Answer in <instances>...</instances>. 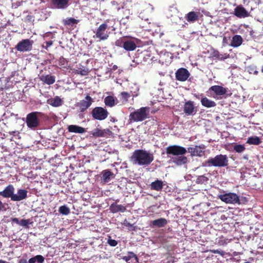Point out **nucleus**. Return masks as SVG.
<instances>
[{"instance_id": "nucleus-31", "label": "nucleus", "mask_w": 263, "mask_h": 263, "mask_svg": "<svg viewBox=\"0 0 263 263\" xmlns=\"http://www.w3.org/2000/svg\"><path fill=\"white\" fill-rule=\"evenodd\" d=\"M227 92V89L218 85H215V95L223 96Z\"/></svg>"}, {"instance_id": "nucleus-51", "label": "nucleus", "mask_w": 263, "mask_h": 263, "mask_svg": "<svg viewBox=\"0 0 263 263\" xmlns=\"http://www.w3.org/2000/svg\"><path fill=\"white\" fill-rule=\"evenodd\" d=\"M45 43H46V46H47L46 49H47L48 47H50L52 44V41H47V42H46Z\"/></svg>"}, {"instance_id": "nucleus-11", "label": "nucleus", "mask_w": 263, "mask_h": 263, "mask_svg": "<svg viewBox=\"0 0 263 263\" xmlns=\"http://www.w3.org/2000/svg\"><path fill=\"white\" fill-rule=\"evenodd\" d=\"M15 192V188L12 184L7 185L3 191H0V196L5 198H11L13 200V196Z\"/></svg>"}, {"instance_id": "nucleus-20", "label": "nucleus", "mask_w": 263, "mask_h": 263, "mask_svg": "<svg viewBox=\"0 0 263 263\" xmlns=\"http://www.w3.org/2000/svg\"><path fill=\"white\" fill-rule=\"evenodd\" d=\"M195 107L193 102L192 101H188L185 103L183 107V111L187 115H191L193 114L194 111Z\"/></svg>"}, {"instance_id": "nucleus-7", "label": "nucleus", "mask_w": 263, "mask_h": 263, "mask_svg": "<svg viewBox=\"0 0 263 263\" xmlns=\"http://www.w3.org/2000/svg\"><path fill=\"white\" fill-rule=\"evenodd\" d=\"M107 109L102 107H96L91 111V115L94 119L98 120H104L108 116Z\"/></svg>"}, {"instance_id": "nucleus-54", "label": "nucleus", "mask_w": 263, "mask_h": 263, "mask_svg": "<svg viewBox=\"0 0 263 263\" xmlns=\"http://www.w3.org/2000/svg\"><path fill=\"white\" fill-rule=\"evenodd\" d=\"M18 263H28V262L26 259H21L20 260Z\"/></svg>"}, {"instance_id": "nucleus-12", "label": "nucleus", "mask_w": 263, "mask_h": 263, "mask_svg": "<svg viewBox=\"0 0 263 263\" xmlns=\"http://www.w3.org/2000/svg\"><path fill=\"white\" fill-rule=\"evenodd\" d=\"M190 76V73L189 71L184 68L178 69L175 73L176 79L182 82L187 80Z\"/></svg>"}, {"instance_id": "nucleus-22", "label": "nucleus", "mask_w": 263, "mask_h": 263, "mask_svg": "<svg viewBox=\"0 0 263 263\" xmlns=\"http://www.w3.org/2000/svg\"><path fill=\"white\" fill-rule=\"evenodd\" d=\"M40 79L41 81L48 85L53 84L55 81V77L50 74L42 75Z\"/></svg>"}, {"instance_id": "nucleus-47", "label": "nucleus", "mask_w": 263, "mask_h": 263, "mask_svg": "<svg viewBox=\"0 0 263 263\" xmlns=\"http://www.w3.org/2000/svg\"><path fill=\"white\" fill-rule=\"evenodd\" d=\"M34 21V17L31 15H27L25 18L24 21L26 22H31Z\"/></svg>"}, {"instance_id": "nucleus-56", "label": "nucleus", "mask_w": 263, "mask_h": 263, "mask_svg": "<svg viewBox=\"0 0 263 263\" xmlns=\"http://www.w3.org/2000/svg\"><path fill=\"white\" fill-rule=\"evenodd\" d=\"M111 30L113 31H115L116 29V28L115 27H114L113 26H112L111 27Z\"/></svg>"}, {"instance_id": "nucleus-58", "label": "nucleus", "mask_w": 263, "mask_h": 263, "mask_svg": "<svg viewBox=\"0 0 263 263\" xmlns=\"http://www.w3.org/2000/svg\"><path fill=\"white\" fill-rule=\"evenodd\" d=\"M214 252H215V253H220V252L218 250H215Z\"/></svg>"}, {"instance_id": "nucleus-40", "label": "nucleus", "mask_w": 263, "mask_h": 263, "mask_svg": "<svg viewBox=\"0 0 263 263\" xmlns=\"http://www.w3.org/2000/svg\"><path fill=\"white\" fill-rule=\"evenodd\" d=\"M208 180V177H206L204 175L199 176L197 178L196 183L201 184L204 183L205 182H206Z\"/></svg>"}, {"instance_id": "nucleus-14", "label": "nucleus", "mask_w": 263, "mask_h": 263, "mask_svg": "<svg viewBox=\"0 0 263 263\" xmlns=\"http://www.w3.org/2000/svg\"><path fill=\"white\" fill-rule=\"evenodd\" d=\"M70 0H51L53 7L59 9H65L69 5Z\"/></svg>"}, {"instance_id": "nucleus-27", "label": "nucleus", "mask_w": 263, "mask_h": 263, "mask_svg": "<svg viewBox=\"0 0 263 263\" xmlns=\"http://www.w3.org/2000/svg\"><path fill=\"white\" fill-rule=\"evenodd\" d=\"M185 18L189 22H194L199 19V13L194 11H191L188 13Z\"/></svg>"}, {"instance_id": "nucleus-4", "label": "nucleus", "mask_w": 263, "mask_h": 263, "mask_svg": "<svg viewBox=\"0 0 263 263\" xmlns=\"http://www.w3.org/2000/svg\"><path fill=\"white\" fill-rule=\"evenodd\" d=\"M45 115L39 111H33L27 115L26 123L28 128L35 129L40 125V118H42Z\"/></svg>"}, {"instance_id": "nucleus-32", "label": "nucleus", "mask_w": 263, "mask_h": 263, "mask_svg": "<svg viewBox=\"0 0 263 263\" xmlns=\"http://www.w3.org/2000/svg\"><path fill=\"white\" fill-rule=\"evenodd\" d=\"M78 23L79 21L73 17H68L63 20V24L66 26L76 25Z\"/></svg>"}, {"instance_id": "nucleus-39", "label": "nucleus", "mask_w": 263, "mask_h": 263, "mask_svg": "<svg viewBox=\"0 0 263 263\" xmlns=\"http://www.w3.org/2000/svg\"><path fill=\"white\" fill-rule=\"evenodd\" d=\"M68 60L63 57H61L59 60V65L63 68H66L68 66Z\"/></svg>"}, {"instance_id": "nucleus-59", "label": "nucleus", "mask_w": 263, "mask_h": 263, "mask_svg": "<svg viewBox=\"0 0 263 263\" xmlns=\"http://www.w3.org/2000/svg\"><path fill=\"white\" fill-rule=\"evenodd\" d=\"M243 158H244L245 159H246V160H247V159H248V157H247V156H243Z\"/></svg>"}, {"instance_id": "nucleus-33", "label": "nucleus", "mask_w": 263, "mask_h": 263, "mask_svg": "<svg viewBox=\"0 0 263 263\" xmlns=\"http://www.w3.org/2000/svg\"><path fill=\"white\" fill-rule=\"evenodd\" d=\"M74 72L76 74H80L82 76H87L89 72V70L86 68H78L74 69Z\"/></svg>"}, {"instance_id": "nucleus-16", "label": "nucleus", "mask_w": 263, "mask_h": 263, "mask_svg": "<svg viewBox=\"0 0 263 263\" xmlns=\"http://www.w3.org/2000/svg\"><path fill=\"white\" fill-rule=\"evenodd\" d=\"M28 191L24 189H19L17 194H14L13 201H19L26 199L27 197Z\"/></svg>"}, {"instance_id": "nucleus-29", "label": "nucleus", "mask_w": 263, "mask_h": 263, "mask_svg": "<svg viewBox=\"0 0 263 263\" xmlns=\"http://www.w3.org/2000/svg\"><path fill=\"white\" fill-rule=\"evenodd\" d=\"M261 139L257 136L249 137L247 139V143L250 145H259L261 143Z\"/></svg>"}, {"instance_id": "nucleus-44", "label": "nucleus", "mask_w": 263, "mask_h": 263, "mask_svg": "<svg viewBox=\"0 0 263 263\" xmlns=\"http://www.w3.org/2000/svg\"><path fill=\"white\" fill-rule=\"evenodd\" d=\"M32 222H30V219H22L20 221L19 225L29 228V224H31Z\"/></svg>"}, {"instance_id": "nucleus-41", "label": "nucleus", "mask_w": 263, "mask_h": 263, "mask_svg": "<svg viewBox=\"0 0 263 263\" xmlns=\"http://www.w3.org/2000/svg\"><path fill=\"white\" fill-rule=\"evenodd\" d=\"M234 149L237 153H242L245 150V147L243 145L237 144L234 146Z\"/></svg>"}, {"instance_id": "nucleus-1", "label": "nucleus", "mask_w": 263, "mask_h": 263, "mask_svg": "<svg viewBox=\"0 0 263 263\" xmlns=\"http://www.w3.org/2000/svg\"><path fill=\"white\" fill-rule=\"evenodd\" d=\"M186 152L185 148L177 145L168 146L166 148V153L167 155L176 156L172 157L171 161L177 165H184L187 162V158L183 156Z\"/></svg>"}, {"instance_id": "nucleus-36", "label": "nucleus", "mask_w": 263, "mask_h": 263, "mask_svg": "<svg viewBox=\"0 0 263 263\" xmlns=\"http://www.w3.org/2000/svg\"><path fill=\"white\" fill-rule=\"evenodd\" d=\"M229 55L227 53H220L218 51L215 50V59L223 60L229 57Z\"/></svg>"}, {"instance_id": "nucleus-3", "label": "nucleus", "mask_w": 263, "mask_h": 263, "mask_svg": "<svg viewBox=\"0 0 263 263\" xmlns=\"http://www.w3.org/2000/svg\"><path fill=\"white\" fill-rule=\"evenodd\" d=\"M149 108L142 107L136 110L130 112L129 115V123L141 122L148 118Z\"/></svg>"}, {"instance_id": "nucleus-52", "label": "nucleus", "mask_w": 263, "mask_h": 263, "mask_svg": "<svg viewBox=\"0 0 263 263\" xmlns=\"http://www.w3.org/2000/svg\"><path fill=\"white\" fill-rule=\"evenodd\" d=\"M16 133H19L17 131L14 130V131H10L9 132V134L10 135H14Z\"/></svg>"}, {"instance_id": "nucleus-28", "label": "nucleus", "mask_w": 263, "mask_h": 263, "mask_svg": "<svg viewBox=\"0 0 263 263\" xmlns=\"http://www.w3.org/2000/svg\"><path fill=\"white\" fill-rule=\"evenodd\" d=\"M163 188V182L161 180H157L151 183V189L157 191H161Z\"/></svg>"}, {"instance_id": "nucleus-26", "label": "nucleus", "mask_w": 263, "mask_h": 263, "mask_svg": "<svg viewBox=\"0 0 263 263\" xmlns=\"http://www.w3.org/2000/svg\"><path fill=\"white\" fill-rule=\"evenodd\" d=\"M167 223V221L164 218H160L151 221L152 225L158 228L164 227Z\"/></svg>"}, {"instance_id": "nucleus-49", "label": "nucleus", "mask_w": 263, "mask_h": 263, "mask_svg": "<svg viewBox=\"0 0 263 263\" xmlns=\"http://www.w3.org/2000/svg\"><path fill=\"white\" fill-rule=\"evenodd\" d=\"M11 221L12 222H14L17 224H19V223H20V220H18V219L17 218H15V217L12 218Z\"/></svg>"}, {"instance_id": "nucleus-38", "label": "nucleus", "mask_w": 263, "mask_h": 263, "mask_svg": "<svg viewBox=\"0 0 263 263\" xmlns=\"http://www.w3.org/2000/svg\"><path fill=\"white\" fill-rule=\"evenodd\" d=\"M59 212L64 215H67L70 213V209L66 205H62L59 208Z\"/></svg>"}, {"instance_id": "nucleus-25", "label": "nucleus", "mask_w": 263, "mask_h": 263, "mask_svg": "<svg viewBox=\"0 0 263 263\" xmlns=\"http://www.w3.org/2000/svg\"><path fill=\"white\" fill-rule=\"evenodd\" d=\"M68 132L70 133L82 134L85 132V129L76 125H70L68 127Z\"/></svg>"}, {"instance_id": "nucleus-37", "label": "nucleus", "mask_w": 263, "mask_h": 263, "mask_svg": "<svg viewBox=\"0 0 263 263\" xmlns=\"http://www.w3.org/2000/svg\"><path fill=\"white\" fill-rule=\"evenodd\" d=\"M134 258L138 261V258L137 255L133 252H128L127 255L123 257V259L126 261H129L131 258Z\"/></svg>"}, {"instance_id": "nucleus-13", "label": "nucleus", "mask_w": 263, "mask_h": 263, "mask_svg": "<svg viewBox=\"0 0 263 263\" xmlns=\"http://www.w3.org/2000/svg\"><path fill=\"white\" fill-rule=\"evenodd\" d=\"M112 134V132L109 129L102 130L98 128L94 129L90 133V134L95 137H104L108 135L110 136Z\"/></svg>"}, {"instance_id": "nucleus-15", "label": "nucleus", "mask_w": 263, "mask_h": 263, "mask_svg": "<svg viewBox=\"0 0 263 263\" xmlns=\"http://www.w3.org/2000/svg\"><path fill=\"white\" fill-rule=\"evenodd\" d=\"M228 160L226 155H219L215 157V166L223 167L228 165Z\"/></svg>"}, {"instance_id": "nucleus-8", "label": "nucleus", "mask_w": 263, "mask_h": 263, "mask_svg": "<svg viewBox=\"0 0 263 263\" xmlns=\"http://www.w3.org/2000/svg\"><path fill=\"white\" fill-rule=\"evenodd\" d=\"M219 198L227 203L240 204L239 196L233 193H229L219 196Z\"/></svg>"}, {"instance_id": "nucleus-23", "label": "nucleus", "mask_w": 263, "mask_h": 263, "mask_svg": "<svg viewBox=\"0 0 263 263\" xmlns=\"http://www.w3.org/2000/svg\"><path fill=\"white\" fill-rule=\"evenodd\" d=\"M104 102L106 106L110 107L114 106L118 103L116 98L112 96L106 97Z\"/></svg>"}, {"instance_id": "nucleus-46", "label": "nucleus", "mask_w": 263, "mask_h": 263, "mask_svg": "<svg viewBox=\"0 0 263 263\" xmlns=\"http://www.w3.org/2000/svg\"><path fill=\"white\" fill-rule=\"evenodd\" d=\"M36 261L38 263H43L45 260V258L41 255H37L35 256Z\"/></svg>"}, {"instance_id": "nucleus-19", "label": "nucleus", "mask_w": 263, "mask_h": 263, "mask_svg": "<svg viewBox=\"0 0 263 263\" xmlns=\"http://www.w3.org/2000/svg\"><path fill=\"white\" fill-rule=\"evenodd\" d=\"M123 48L128 51H133L136 49L137 45L134 41L130 39H125L123 43Z\"/></svg>"}, {"instance_id": "nucleus-10", "label": "nucleus", "mask_w": 263, "mask_h": 263, "mask_svg": "<svg viewBox=\"0 0 263 263\" xmlns=\"http://www.w3.org/2000/svg\"><path fill=\"white\" fill-rule=\"evenodd\" d=\"M205 146L203 144L196 145L195 147H190L188 151L192 156L201 157L204 154Z\"/></svg>"}, {"instance_id": "nucleus-50", "label": "nucleus", "mask_w": 263, "mask_h": 263, "mask_svg": "<svg viewBox=\"0 0 263 263\" xmlns=\"http://www.w3.org/2000/svg\"><path fill=\"white\" fill-rule=\"evenodd\" d=\"M36 261L35 257H32L30 258L28 260V263H35Z\"/></svg>"}, {"instance_id": "nucleus-60", "label": "nucleus", "mask_w": 263, "mask_h": 263, "mask_svg": "<svg viewBox=\"0 0 263 263\" xmlns=\"http://www.w3.org/2000/svg\"><path fill=\"white\" fill-rule=\"evenodd\" d=\"M262 108L263 109V103L262 104Z\"/></svg>"}, {"instance_id": "nucleus-53", "label": "nucleus", "mask_w": 263, "mask_h": 263, "mask_svg": "<svg viewBox=\"0 0 263 263\" xmlns=\"http://www.w3.org/2000/svg\"><path fill=\"white\" fill-rule=\"evenodd\" d=\"M4 208V205L2 202L0 200V211Z\"/></svg>"}, {"instance_id": "nucleus-9", "label": "nucleus", "mask_w": 263, "mask_h": 263, "mask_svg": "<svg viewBox=\"0 0 263 263\" xmlns=\"http://www.w3.org/2000/svg\"><path fill=\"white\" fill-rule=\"evenodd\" d=\"M93 102L92 98L87 95L85 100H81L77 104V106L79 107L81 112H84L91 106Z\"/></svg>"}, {"instance_id": "nucleus-21", "label": "nucleus", "mask_w": 263, "mask_h": 263, "mask_svg": "<svg viewBox=\"0 0 263 263\" xmlns=\"http://www.w3.org/2000/svg\"><path fill=\"white\" fill-rule=\"evenodd\" d=\"M47 103L53 107H57L62 105L63 101L59 97L56 96L53 98L48 99Z\"/></svg>"}, {"instance_id": "nucleus-34", "label": "nucleus", "mask_w": 263, "mask_h": 263, "mask_svg": "<svg viewBox=\"0 0 263 263\" xmlns=\"http://www.w3.org/2000/svg\"><path fill=\"white\" fill-rule=\"evenodd\" d=\"M130 97V95L127 92L123 91L120 93V100L123 104L127 103Z\"/></svg>"}, {"instance_id": "nucleus-43", "label": "nucleus", "mask_w": 263, "mask_h": 263, "mask_svg": "<svg viewBox=\"0 0 263 263\" xmlns=\"http://www.w3.org/2000/svg\"><path fill=\"white\" fill-rule=\"evenodd\" d=\"M125 37H121L115 42L116 46L123 48V43L125 41Z\"/></svg>"}, {"instance_id": "nucleus-42", "label": "nucleus", "mask_w": 263, "mask_h": 263, "mask_svg": "<svg viewBox=\"0 0 263 263\" xmlns=\"http://www.w3.org/2000/svg\"><path fill=\"white\" fill-rule=\"evenodd\" d=\"M107 243L111 247H116L118 243L117 240L111 239V236L109 235L108 236Z\"/></svg>"}, {"instance_id": "nucleus-17", "label": "nucleus", "mask_w": 263, "mask_h": 263, "mask_svg": "<svg viewBox=\"0 0 263 263\" xmlns=\"http://www.w3.org/2000/svg\"><path fill=\"white\" fill-rule=\"evenodd\" d=\"M235 15L239 18H244L249 16V13L241 6H237L234 10Z\"/></svg>"}, {"instance_id": "nucleus-24", "label": "nucleus", "mask_w": 263, "mask_h": 263, "mask_svg": "<svg viewBox=\"0 0 263 263\" xmlns=\"http://www.w3.org/2000/svg\"><path fill=\"white\" fill-rule=\"evenodd\" d=\"M243 41V39L242 37L239 35H235L233 36L231 46L233 47H238L240 46Z\"/></svg>"}, {"instance_id": "nucleus-35", "label": "nucleus", "mask_w": 263, "mask_h": 263, "mask_svg": "<svg viewBox=\"0 0 263 263\" xmlns=\"http://www.w3.org/2000/svg\"><path fill=\"white\" fill-rule=\"evenodd\" d=\"M201 103L203 106L206 107H211L214 106V102L210 100L206 97L202 98Z\"/></svg>"}, {"instance_id": "nucleus-48", "label": "nucleus", "mask_w": 263, "mask_h": 263, "mask_svg": "<svg viewBox=\"0 0 263 263\" xmlns=\"http://www.w3.org/2000/svg\"><path fill=\"white\" fill-rule=\"evenodd\" d=\"M205 166H212L214 165V158H211L208 161L205 162Z\"/></svg>"}, {"instance_id": "nucleus-57", "label": "nucleus", "mask_w": 263, "mask_h": 263, "mask_svg": "<svg viewBox=\"0 0 263 263\" xmlns=\"http://www.w3.org/2000/svg\"><path fill=\"white\" fill-rule=\"evenodd\" d=\"M0 263H8V262H7V261H6L5 260L1 259L0 260Z\"/></svg>"}, {"instance_id": "nucleus-55", "label": "nucleus", "mask_w": 263, "mask_h": 263, "mask_svg": "<svg viewBox=\"0 0 263 263\" xmlns=\"http://www.w3.org/2000/svg\"><path fill=\"white\" fill-rule=\"evenodd\" d=\"M209 91H214V86H211V87L209 88Z\"/></svg>"}, {"instance_id": "nucleus-45", "label": "nucleus", "mask_w": 263, "mask_h": 263, "mask_svg": "<svg viewBox=\"0 0 263 263\" xmlns=\"http://www.w3.org/2000/svg\"><path fill=\"white\" fill-rule=\"evenodd\" d=\"M123 224L126 227L129 228V230L130 231H136V227H134L133 224L129 223L126 219L124 220Z\"/></svg>"}, {"instance_id": "nucleus-18", "label": "nucleus", "mask_w": 263, "mask_h": 263, "mask_svg": "<svg viewBox=\"0 0 263 263\" xmlns=\"http://www.w3.org/2000/svg\"><path fill=\"white\" fill-rule=\"evenodd\" d=\"M109 210L112 213H123L126 210V208L122 204H118L116 202H114L110 205Z\"/></svg>"}, {"instance_id": "nucleus-6", "label": "nucleus", "mask_w": 263, "mask_h": 263, "mask_svg": "<svg viewBox=\"0 0 263 263\" xmlns=\"http://www.w3.org/2000/svg\"><path fill=\"white\" fill-rule=\"evenodd\" d=\"M33 41L30 39H24L19 42L15 48L20 52H28L32 50Z\"/></svg>"}, {"instance_id": "nucleus-2", "label": "nucleus", "mask_w": 263, "mask_h": 263, "mask_svg": "<svg viewBox=\"0 0 263 263\" xmlns=\"http://www.w3.org/2000/svg\"><path fill=\"white\" fill-rule=\"evenodd\" d=\"M153 154L143 149H136L130 158L133 164L139 165H148L154 160Z\"/></svg>"}, {"instance_id": "nucleus-30", "label": "nucleus", "mask_w": 263, "mask_h": 263, "mask_svg": "<svg viewBox=\"0 0 263 263\" xmlns=\"http://www.w3.org/2000/svg\"><path fill=\"white\" fill-rule=\"evenodd\" d=\"M102 178L105 182H108L111 177H114V173L109 170H105L102 172Z\"/></svg>"}, {"instance_id": "nucleus-5", "label": "nucleus", "mask_w": 263, "mask_h": 263, "mask_svg": "<svg viewBox=\"0 0 263 263\" xmlns=\"http://www.w3.org/2000/svg\"><path fill=\"white\" fill-rule=\"evenodd\" d=\"M109 22V20H106L102 24L100 25L97 29L93 31V33L96 38L98 39L100 41H104L107 40L110 34V31H108V29L110 28L108 25V23Z\"/></svg>"}]
</instances>
